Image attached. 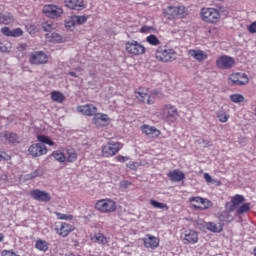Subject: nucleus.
I'll list each match as a JSON object with an SVG mask.
<instances>
[{
    "instance_id": "nucleus-1",
    "label": "nucleus",
    "mask_w": 256,
    "mask_h": 256,
    "mask_svg": "<svg viewBox=\"0 0 256 256\" xmlns=\"http://www.w3.org/2000/svg\"><path fill=\"white\" fill-rule=\"evenodd\" d=\"M241 203H245V196L239 194L233 196L230 202L225 203V210L219 216L220 221L224 223H233L235 218L231 213H233Z\"/></svg>"
},
{
    "instance_id": "nucleus-2",
    "label": "nucleus",
    "mask_w": 256,
    "mask_h": 256,
    "mask_svg": "<svg viewBox=\"0 0 256 256\" xmlns=\"http://www.w3.org/2000/svg\"><path fill=\"white\" fill-rule=\"evenodd\" d=\"M164 19L173 21V19H185L188 15V10L185 6H167L162 9Z\"/></svg>"
},
{
    "instance_id": "nucleus-3",
    "label": "nucleus",
    "mask_w": 256,
    "mask_h": 256,
    "mask_svg": "<svg viewBox=\"0 0 256 256\" xmlns=\"http://www.w3.org/2000/svg\"><path fill=\"white\" fill-rule=\"evenodd\" d=\"M160 117L162 121H166V123H175L177 117H179V112L175 106L165 104L160 110Z\"/></svg>"
},
{
    "instance_id": "nucleus-4",
    "label": "nucleus",
    "mask_w": 256,
    "mask_h": 256,
    "mask_svg": "<svg viewBox=\"0 0 256 256\" xmlns=\"http://www.w3.org/2000/svg\"><path fill=\"white\" fill-rule=\"evenodd\" d=\"M155 55L158 61H162V63H169L171 61H175L177 52L171 48H167V46H160L156 49Z\"/></svg>"
},
{
    "instance_id": "nucleus-5",
    "label": "nucleus",
    "mask_w": 256,
    "mask_h": 256,
    "mask_svg": "<svg viewBox=\"0 0 256 256\" xmlns=\"http://www.w3.org/2000/svg\"><path fill=\"white\" fill-rule=\"evenodd\" d=\"M94 209L100 213H114L117 211V203L112 199H101L95 203Z\"/></svg>"
},
{
    "instance_id": "nucleus-6",
    "label": "nucleus",
    "mask_w": 256,
    "mask_h": 256,
    "mask_svg": "<svg viewBox=\"0 0 256 256\" xmlns=\"http://www.w3.org/2000/svg\"><path fill=\"white\" fill-rule=\"evenodd\" d=\"M200 15L202 21H205L206 23H218V21L221 19L219 10L215 8H202Z\"/></svg>"
},
{
    "instance_id": "nucleus-7",
    "label": "nucleus",
    "mask_w": 256,
    "mask_h": 256,
    "mask_svg": "<svg viewBox=\"0 0 256 256\" xmlns=\"http://www.w3.org/2000/svg\"><path fill=\"white\" fill-rule=\"evenodd\" d=\"M125 50L129 55L138 57L139 55H145L147 48L136 40H131L125 43Z\"/></svg>"
},
{
    "instance_id": "nucleus-8",
    "label": "nucleus",
    "mask_w": 256,
    "mask_h": 256,
    "mask_svg": "<svg viewBox=\"0 0 256 256\" xmlns=\"http://www.w3.org/2000/svg\"><path fill=\"white\" fill-rule=\"evenodd\" d=\"M228 84L238 87H243L244 85L249 84V76H247L245 73L236 72L233 74H230L228 77Z\"/></svg>"
},
{
    "instance_id": "nucleus-9",
    "label": "nucleus",
    "mask_w": 256,
    "mask_h": 256,
    "mask_svg": "<svg viewBox=\"0 0 256 256\" xmlns=\"http://www.w3.org/2000/svg\"><path fill=\"white\" fill-rule=\"evenodd\" d=\"M121 149H123V144L120 142H108L102 147V155L103 157H113V155H117Z\"/></svg>"
},
{
    "instance_id": "nucleus-10",
    "label": "nucleus",
    "mask_w": 256,
    "mask_h": 256,
    "mask_svg": "<svg viewBox=\"0 0 256 256\" xmlns=\"http://www.w3.org/2000/svg\"><path fill=\"white\" fill-rule=\"evenodd\" d=\"M43 13L50 19H57L63 15V8L57 5L49 4L43 7Z\"/></svg>"
},
{
    "instance_id": "nucleus-11",
    "label": "nucleus",
    "mask_w": 256,
    "mask_h": 256,
    "mask_svg": "<svg viewBox=\"0 0 256 256\" xmlns=\"http://www.w3.org/2000/svg\"><path fill=\"white\" fill-rule=\"evenodd\" d=\"M30 197L34 199V201H39L40 203H49V201H51V194L41 189L31 190Z\"/></svg>"
},
{
    "instance_id": "nucleus-12",
    "label": "nucleus",
    "mask_w": 256,
    "mask_h": 256,
    "mask_svg": "<svg viewBox=\"0 0 256 256\" xmlns=\"http://www.w3.org/2000/svg\"><path fill=\"white\" fill-rule=\"evenodd\" d=\"M49 61V57L43 51L32 52L29 57L31 65H45Z\"/></svg>"
},
{
    "instance_id": "nucleus-13",
    "label": "nucleus",
    "mask_w": 256,
    "mask_h": 256,
    "mask_svg": "<svg viewBox=\"0 0 256 256\" xmlns=\"http://www.w3.org/2000/svg\"><path fill=\"white\" fill-rule=\"evenodd\" d=\"M28 153L31 157H43V155H47V146L41 143H34L29 146Z\"/></svg>"
},
{
    "instance_id": "nucleus-14",
    "label": "nucleus",
    "mask_w": 256,
    "mask_h": 256,
    "mask_svg": "<svg viewBox=\"0 0 256 256\" xmlns=\"http://www.w3.org/2000/svg\"><path fill=\"white\" fill-rule=\"evenodd\" d=\"M235 65V59L231 56L222 55L216 60V67L218 69H232Z\"/></svg>"
},
{
    "instance_id": "nucleus-15",
    "label": "nucleus",
    "mask_w": 256,
    "mask_h": 256,
    "mask_svg": "<svg viewBox=\"0 0 256 256\" xmlns=\"http://www.w3.org/2000/svg\"><path fill=\"white\" fill-rule=\"evenodd\" d=\"M190 203L192 204L194 209H209L213 203L209 201L207 198H202L201 196L191 197L189 199Z\"/></svg>"
},
{
    "instance_id": "nucleus-16",
    "label": "nucleus",
    "mask_w": 256,
    "mask_h": 256,
    "mask_svg": "<svg viewBox=\"0 0 256 256\" xmlns=\"http://www.w3.org/2000/svg\"><path fill=\"white\" fill-rule=\"evenodd\" d=\"M136 99L140 101V103H147V105H153L155 103V100L151 98V95H149L148 90L145 88H139L135 91Z\"/></svg>"
},
{
    "instance_id": "nucleus-17",
    "label": "nucleus",
    "mask_w": 256,
    "mask_h": 256,
    "mask_svg": "<svg viewBox=\"0 0 256 256\" xmlns=\"http://www.w3.org/2000/svg\"><path fill=\"white\" fill-rule=\"evenodd\" d=\"M1 138L7 141L10 145H19L21 138L15 132L4 131L1 133Z\"/></svg>"
},
{
    "instance_id": "nucleus-18",
    "label": "nucleus",
    "mask_w": 256,
    "mask_h": 256,
    "mask_svg": "<svg viewBox=\"0 0 256 256\" xmlns=\"http://www.w3.org/2000/svg\"><path fill=\"white\" fill-rule=\"evenodd\" d=\"M184 236L183 237V241L184 243H188L190 245H195V243H197V241H199V235L197 234V231L195 230H186L183 233Z\"/></svg>"
},
{
    "instance_id": "nucleus-19",
    "label": "nucleus",
    "mask_w": 256,
    "mask_h": 256,
    "mask_svg": "<svg viewBox=\"0 0 256 256\" xmlns=\"http://www.w3.org/2000/svg\"><path fill=\"white\" fill-rule=\"evenodd\" d=\"M77 111L82 113V115H87L88 117H92V115H97V106L93 104H86L83 106H78Z\"/></svg>"
},
{
    "instance_id": "nucleus-20",
    "label": "nucleus",
    "mask_w": 256,
    "mask_h": 256,
    "mask_svg": "<svg viewBox=\"0 0 256 256\" xmlns=\"http://www.w3.org/2000/svg\"><path fill=\"white\" fill-rule=\"evenodd\" d=\"M143 243L146 249H157V247H159V238L151 234H147L145 238H143Z\"/></svg>"
},
{
    "instance_id": "nucleus-21",
    "label": "nucleus",
    "mask_w": 256,
    "mask_h": 256,
    "mask_svg": "<svg viewBox=\"0 0 256 256\" xmlns=\"http://www.w3.org/2000/svg\"><path fill=\"white\" fill-rule=\"evenodd\" d=\"M75 231V226L62 222L59 228H56V233L60 235V237H68L70 233Z\"/></svg>"
},
{
    "instance_id": "nucleus-22",
    "label": "nucleus",
    "mask_w": 256,
    "mask_h": 256,
    "mask_svg": "<svg viewBox=\"0 0 256 256\" xmlns=\"http://www.w3.org/2000/svg\"><path fill=\"white\" fill-rule=\"evenodd\" d=\"M64 3L68 9H73L74 11H83L86 7L83 0H65Z\"/></svg>"
},
{
    "instance_id": "nucleus-23",
    "label": "nucleus",
    "mask_w": 256,
    "mask_h": 256,
    "mask_svg": "<svg viewBox=\"0 0 256 256\" xmlns=\"http://www.w3.org/2000/svg\"><path fill=\"white\" fill-rule=\"evenodd\" d=\"M93 123L96 124V127H106L109 125V116L107 114H95Z\"/></svg>"
},
{
    "instance_id": "nucleus-24",
    "label": "nucleus",
    "mask_w": 256,
    "mask_h": 256,
    "mask_svg": "<svg viewBox=\"0 0 256 256\" xmlns=\"http://www.w3.org/2000/svg\"><path fill=\"white\" fill-rule=\"evenodd\" d=\"M188 54L199 63H201V61H205V59L208 57L207 53H205L203 50L191 49L188 51Z\"/></svg>"
},
{
    "instance_id": "nucleus-25",
    "label": "nucleus",
    "mask_w": 256,
    "mask_h": 256,
    "mask_svg": "<svg viewBox=\"0 0 256 256\" xmlns=\"http://www.w3.org/2000/svg\"><path fill=\"white\" fill-rule=\"evenodd\" d=\"M168 177L171 181L174 183H179V181H183L185 179V173H183L181 170L176 169L174 171H170L168 173Z\"/></svg>"
},
{
    "instance_id": "nucleus-26",
    "label": "nucleus",
    "mask_w": 256,
    "mask_h": 256,
    "mask_svg": "<svg viewBox=\"0 0 256 256\" xmlns=\"http://www.w3.org/2000/svg\"><path fill=\"white\" fill-rule=\"evenodd\" d=\"M45 167L43 166H38L36 170H34L33 172L26 174V179L27 181H31L33 179H37V177H43V175H45Z\"/></svg>"
},
{
    "instance_id": "nucleus-27",
    "label": "nucleus",
    "mask_w": 256,
    "mask_h": 256,
    "mask_svg": "<svg viewBox=\"0 0 256 256\" xmlns=\"http://www.w3.org/2000/svg\"><path fill=\"white\" fill-rule=\"evenodd\" d=\"M142 133H144L147 136L154 135L155 137H159L161 135V132L157 130V128L149 126V125H143L141 127Z\"/></svg>"
},
{
    "instance_id": "nucleus-28",
    "label": "nucleus",
    "mask_w": 256,
    "mask_h": 256,
    "mask_svg": "<svg viewBox=\"0 0 256 256\" xmlns=\"http://www.w3.org/2000/svg\"><path fill=\"white\" fill-rule=\"evenodd\" d=\"M206 229L211 231V233H221V231H223V224L219 223V225H217L215 222H208L206 223Z\"/></svg>"
},
{
    "instance_id": "nucleus-29",
    "label": "nucleus",
    "mask_w": 256,
    "mask_h": 256,
    "mask_svg": "<svg viewBox=\"0 0 256 256\" xmlns=\"http://www.w3.org/2000/svg\"><path fill=\"white\" fill-rule=\"evenodd\" d=\"M37 141H39L41 144L44 143V145H49L50 147H53L55 145V142L49 138V136L38 134L37 135Z\"/></svg>"
},
{
    "instance_id": "nucleus-30",
    "label": "nucleus",
    "mask_w": 256,
    "mask_h": 256,
    "mask_svg": "<svg viewBox=\"0 0 256 256\" xmlns=\"http://www.w3.org/2000/svg\"><path fill=\"white\" fill-rule=\"evenodd\" d=\"M249 211H251V203L247 202L236 209V215H245Z\"/></svg>"
},
{
    "instance_id": "nucleus-31",
    "label": "nucleus",
    "mask_w": 256,
    "mask_h": 256,
    "mask_svg": "<svg viewBox=\"0 0 256 256\" xmlns=\"http://www.w3.org/2000/svg\"><path fill=\"white\" fill-rule=\"evenodd\" d=\"M51 99L55 103H63L65 101V95L59 91H53L51 93Z\"/></svg>"
},
{
    "instance_id": "nucleus-32",
    "label": "nucleus",
    "mask_w": 256,
    "mask_h": 256,
    "mask_svg": "<svg viewBox=\"0 0 256 256\" xmlns=\"http://www.w3.org/2000/svg\"><path fill=\"white\" fill-rule=\"evenodd\" d=\"M35 247L38 249V251H43L44 253L49 251V243L45 240H37Z\"/></svg>"
},
{
    "instance_id": "nucleus-33",
    "label": "nucleus",
    "mask_w": 256,
    "mask_h": 256,
    "mask_svg": "<svg viewBox=\"0 0 256 256\" xmlns=\"http://www.w3.org/2000/svg\"><path fill=\"white\" fill-rule=\"evenodd\" d=\"M88 17L83 15V16H72V22L71 25H83L84 23H87Z\"/></svg>"
},
{
    "instance_id": "nucleus-34",
    "label": "nucleus",
    "mask_w": 256,
    "mask_h": 256,
    "mask_svg": "<svg viewBox=\"0 0 256 256\" xmlns=\"http://www.w3.org/2000/svg\"><path fill=\"white\" fill-rule=\"evenodd\" d=\"M93 239L95 243H99L100 245H107V243H109V241H107V237L102 233L95 234L92 240Z\"/></svg>"
},
{
    "instance_id": "nucleus-35",
    "label": "nucleus",
    "mask_w": 256,
    "mask_h": 256,
    "mask_svg": "<svg viewBox=\"0 0 256 256\" xmlns=\"http://www.w3.org/2000/svg\"><path fill=\"white\" fill-rule=\"evenodd\" d=\"M50 43H63V36L58 33L47 34Z\"/></svg>"
},
{
    "instance_id": "nucleus-36",
    "label": "nucleus",
    "mask_w": 256,
    "mask_h": 256,
    "mask_svg": "<svg viewBox=\"0 0 256 256\" xmlns=\"http://www.w3.org/2000/svg\"><path fill=\"white\" fill-rule=\"evenodd\" d=\"M51 155L54 157V159H56V161H58V163H65L67 160L65 154L59 150L54 151Z\"/></svg>"
},
{
    "instance_id": "nucleus-37",
    "label": "nucleus",
    "mask_w": 256,
    "mask_h": 256,
    "mask_svg": "<svg viewBox=\"0 0 256 256\" xmlns=\"http://www.w3.org/2000/svg\"><path fill=\"white\" fill-rule=\"evenodd\" d=\"M150 205H152V207H155V209H164L165 211H169V206H167V204L158 202L154 199L150 200Z\"/></svg>"
},
{
    "instance_id": "nucleus-38",
    "label": "nucleus",
    "mask_w": 256,
    "mask_h": 256,
    "mask_svg": "<svg viewBox=\"0 0 256 256\" xmlns=\"http://www.w3.org/2000/svg\"><path fill=\"white\" fill-rule=\"evenodd\" d=\"M13 23V17L7 14L0 13V24L1 25H9Z\"/></svg>"
},
{
    "instance_id": "nucleus-39",
    "label": "nucleus",
    "mask_w": 256,
    "mask_h": 256,
    "mask_svg": "<svg viewBox=\"0 0 256 256\" xmlns=\"http://www.w3.org/2000/svg\"><path fill=\"white\" fill-rule=\"evenodd\" d=\"M146 41L149 45H161V41L154 34L147 36Z\"/></svg>"
},
{
    "instance_id": "nucleus-40",
    "label": "nucleus",
    "mask_w": 256,
    "mask_h": 256,
    "mask_svg": "<svg viewBox=\"0 0 256 256\" xmlns=\"http://www.w3.org/2000/svg\"><path fill=\"white\" fill-rule=\"evenodd\" d=\"M57 219L61 221H73V215L71 214H63L61 212H55Z\"/></svg>"
},
{
    "instance_id": "nucleus-41",
    "label": "nucleus",
    "mask_w": 256,
    "mask_h": 256,
    "mask_svg": "<svg viewBox=\"0 0 256 256\" xmlns=\"http://www.w3.org/2000/svg\"><path fill=\"white\" fill-rule=\"evenodd\" d=\"M67 153H68V157H67L68 163H73L77 161V152H75V150L69 149L67 150Z\"/></svg>"
},
{
    "instance_id": "nucleus-42",
    "label": "nucleus",
    "mask_w": 256,
    "mask_h": 256,
    "mask_svg": "<svg viewBox=\"0 0 256 256\" xmlns=\"http://www.w3.org/2000/svg\"><path fill=\"white\" fill-rule=\"evenodd\" d=\"M230 99L233 103H243L245 101V97L241 94H233L230 96Z\"/></svg>"
},
{
    "instance_id": "nucleus-43",
    "label": "nucleus",
    "mask_w": 256,
    "mask_h": 256,
    "mask_svg": "<svg viewBox=\"0 0 256 256\" xmlns=\"http://www.w3.org/2000/svg\"><path fill=\"white\" fill-rule=\"evenodd\" d=\"M42 29L46 33H51V31H53V23H51V22L42 23Z\"/></svg>"
},
{
    "instance_id": "nucleus-44",
    "label": "nucleus",
    "mask_w": 256,
    "mask_h": 256,
    "mask_svg": "<svg viewBox=\"0 0 256 256\" xmlns=\"http://www.w3.org/2000/svg\"><path fill=\"white\" fill-rule=\"evenodd\" d=\"M220 123H227V121H229V115H227L226 113H220L217 115Z\"/></svg>"
},
{
    "instance_id": "nucleus-45",
    "label": "nucleus",
    "mask_w": 256,
    "mask_h": 256,
    "mask_svg": "<svg viewBox=\"0 0 256 256\" xmlns=\"http://www.w3.org/2000/svg\"><path fill=\"white\" fill-rule=\"evenodd\" d=\"M204 179H205L206 183H212V184L217 183V185H221V182L215 181V179H213L211 177V175H209L208 173L204 174Z\"/></svg>"
},
{
    "instance_id": "nucleus-46",
    "label": "nucleus",
    "mask_w": 256,
    "mask_h": 256,
    "mask_svg": "<svg viewBox=\"0 0 256 256\" xmlns=\"http://www.w3.org/2000/svg\"><path fill=\"white\" fill-rule=\"evenodd\" d=\"M23 35V30L21 28L13 29L11 32V37H21Z\"/></svg>"
},
{
    "instance_id": "nucleus-47",
    "label": "nucleus",
    "mask_w": 256,
    "mask_h": 256,
    "mask_svg": "<svg viewBox=\"0 0 256 256\" xmlns=\"http://www.w3.org/2000/svg\"><path fill=\"white\" fill-rule=\"evenodd\" d=\"M130 185H132V183L128 180H122L119 183L120 189H127L128 187H130Z\"/></svg>"
},
{
    "instance_id": "nucleus-48",
    "label": "nucleus",
    "mask_w": 256,
    "mask_h": 256,
    "mask_svg": "<svg viewBox=\"0 0 256 256\" xmlns=\"http://www.w3.org/2000/svg\"><path fill=\"white\" fill-rule=\"evenodd\" d=\"M11 32H12V30H10L9 27H3L1 29V33L3 35H6V37H11Z\"/></svg>"
},
{
    "instance_id": "nucleus-49",
    "label": "nucleus",
    "mask_w": 256,
    "mask_h": 256,
    "mask_svg": "<svg viewBox=\"0 0 256 256\" xmlns=\"http://www.w3.org/2000/svg\"><path fill=\"white\" fill-rule=\"evenodd\" d=\"M11 156H9L7 153L5 152H1L0 153V161H10Z\"/></svg>"
},
{
    "instance_id": "nucleus-50",
    "label": "nucleus",
    "mask_w": 256,
    "mask_h": 256,
    "mask_svg": "<svg viewBox=\"0 0 256 256\" xmlns=\"http://www.w3.org/2000/svg\"><path fill=\"white\" fill-rule=\"evenodd\" d=\"M11 49L7 47V45H4L3 43L0 44V53H9Z\"/></svg>"
},
{
    "instance_id": "nucleus-51",
    "label": "nucleus",
    "mask_w": 256,
    "mask_h": 256,
    "mask_svg": "<svg viewBox=\"0 0 256 256\" xmlns=\"http://www.w3.org/2000/svg\"><path fill=\"white\" fill-rule=\"evenodd\" d=\"M116 161L119 163H125V161H129V157L118 155L116 156Z\"/></svg>"
},
{
    "instance_id": "nucleus-52",
    "label": "nucleus",
    "mask_w": 256,
    "mask_h": 256,
    "mask_svg": "<svg viewBox=\"0 0 256 256\" xmlns=\"http://www.w3.org/2000/svg\"><path fill=\"white\" fill-rule=\"evenodd\" d=\"M249 33H256V21L248 26Z\"/></svg>"
},
{
    "instance_id": "nucleus-53",
    "label": "nucleus",
    "mask_w": 256,
    "mask_h": 256,
    "mask_svg": "<svg viewBox=\"0 0 256 256\" xmlns=\"http://www.w3.org/2000/svg\"><path fill=\"white\" fill-rule=\"evenodd\" d=\"M72 21H73V17H71L70 21H67V22L65 23V27H66L67 29H71V27H75L76 24H71Z\"/></svg>"
},
{
    "instance_id": "nucleus-54",
    "label": "nucleus",
    "mask_w": 256,
    "mask_h": 256,
    "mask_svg": "<svg viewBox=\"0 0 256 256\" xmlns=\"http://www.w3.org/2000/svg\"><path fill=\"white\" fill-rule=\"evenodd\" d=\"M19 49H21V51H25V49H27V44H20Z\"/></svg>"
},
{
    "instance_id": "nucleus-55",
    "label": "nucleus",
    "mask_w": 256,
    "mask_h": 256,
    "mask_svg": "<svg viewBox=\"0 0 256 256\" xmlns=\"http://www.w3.org/2000/svg\"><path fill=\"white\" fill-rule=\"evenodd\" d=\"M149 29V27H147V26H143L141 29H140V31H141V33H147V30Z\"/></svg>"
},
{
    "instance_id": "nucleus-56",
    "label": "nucleus",
    "mask_w": 256,
    "mask_h": 256,
    "mask_svg": "<svg viewBox=\"0 0 256 256\" xmlns=\"http://www.w3.org/2000/svg\"><path fill=\"white\" fill-rule=\"evenodd\" d=\"M68 75H70L71 77H79L78 75H77V73H75V72H68Z\"/></svg>"
},
{
    "instance_id": "nucleus-57",
    "label": "nucleus",
    "mask_w": 256,
    "mask_h": 256,
    "mask_svg": "<svg viewBox=\"0 0 256 256\" xmlns=\"http://www.w3.org/2000/svg\"><path fill=\"white\" fill-rule=\"evenodd\" d=\"M4 239H5V234L0 233V243H3Z\"/></svg>"
},
{
    "instance_id": "nucleus-58",
    "label": "nucleus",
    "mask_w": 256,
    "mask_h": 256,
    "mask_svg": "<svg viewBox=\"0 0 256 256\" xmlns=\"http://www.w3.org/2000/svg\"><path fill=\"white\" fill-rule=\"evenodd\" d=\"M76 71H78L79 73H81V71H83V68L77 67V68H76Z\"/></svg>"
},
{
    "instance_id": "nucleus-59",
    "label": "nucleus",
    "mask_w": 256,
    "mask_h": 256,
    "mask_svg": "<svg viewBox=\"0 0 256 256\" xmlns=\"http://www.w3.org/2000/svg\"><path fill=\"white\" fill-rule=\"evenodd\" d=\"M66 256H80V255L79 254L70 253V254H68Z\"/></svg>"
},
{
    "instance_id": "nucleus-60",
    "label": "nucleus",
    "mask_w": 256,
    "mask_h": 256,
    "mask_svg": "<svg viewBox=\"0 0 256 256\" xmlns=\"http://www.w3.org/2000/svg\"><path fill=\"white\" fill-rule=\"evenodd\" d=\"M203 143H205L206 145H209V141L207 140H203Z\"/></svg>"
},
{
    "instance_id": "nucleus-61",
    "label": "nucleus",
    "mask_w": 256,
    "mask_h": 256,
    "mask_svg": "<svg viewBox=\"0 0 256 256\" xmlns=\"http://www.w3.org/2000/svg\"><path fill=\"white\" fill-rule=\"evenodd\" d=\"M255 116H256V111H255Z\"/></svg>"
}]
</instances>
